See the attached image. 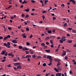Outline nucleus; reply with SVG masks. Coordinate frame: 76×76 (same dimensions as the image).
<instances>
[{
  "instance_id": "4468645a",
  "label": "nucleus",
  "mask_w": 76,
  "mask_h": 76,
  "mask_svg": "<svg viewBox=\"0 0 76 76\" xmlns=\"http://www.w3.org/2000/svg\"><path fill=\"white\" fill-rule=\"evenodd\" d=\"M60 64H61V63H60L58 62V64H57V65H56L57 67H58V66H59V65H60Z\"/></svg>"
},
{
  "instance_id": "473e14b6",
  "label": "nucleus",
  "mask_w": 76,
  "mask_h": 76,
  "mask_svg": "<svg viewBox=\"0 0 76 76\" xmlns=\"http://www.w3.org/2000/svg\"><path fill=\"white\" fill-rule=\"evenodd\" d=\"M72 32H73L74 33H76V31H75V30H73V29L72 30Z\"/></svg>"
},
{
  "instance_id": "e2e57ef3",
  "label": "nucleus",
  "mask_w": 76,
  "mask_h": 76,
  "mask_svg": "<svg viewBox=\"0 0 76 76\" xmlns=\"http://www.w3.org/2000/svg\"><path fill=\"white\" fill-rule=\"evenodd\" d=\"M7 44H6V43H4V46H6H6H7Z\"/></svg>"
},
{
  "instance_id": "f3484780",
  "label": "nucleus",
  "mask_w": 76,
  "mask_h": 76,
  "mask_svg": "<svg viewBox=\"0 0 76 76\" xmlns=\"http://www.w3.org/2000/svg\"><path fill=\"white\" fill-rule=\"evenodd\" d=\"M32 57L33 58H35V57H36V55H35V54L33 55L32 56Z\"/></svg>"
},
{
  "instance_id": "864d4df0",
  "label": "nucleus",
  "mask_w": 76,
  "mask_h": 76,
  "mask_svg": "<svg viewBox=\"0 0 76 76\" xmlns=\"http://www.w3.org/2000/svg\"><path fill=\"white\" fill-rule=\"evenodd\" d=\"M32 37H33V36L32 35H31V36H30L29 38H32Z\"/></svg>"
},
{
  "instance_id": "2f4dec72",
  "label": "nucleus",
  "mask_w": 76,
  "mask_h": 76,
  "mask_svg": "<svg viewBox=\"0 0 76 76\" xmlns=\"http://www.w3.org/2000/svg\"><path fill=\"white\" fill-rule=\"evenodd\" d=\"M26 53L27 54H28L29 53V52H28L27 51H26Z\"/></svg>"
},
{
  "instance_id": "393cba45",
  "label": "nucleus",
  "mask_w": 76,
  "mask_h": 76,
  "mask_svg": "<svg viewBox=\"0 0 76 76\" xmlns=\"http://www.w3.org/2000/svg\"><path fill=\"white\" fill-rule=\"evenodd\" d=\"M11 7H12V5H10L9 7L7 8H6V9H10V8Z\"/></svg>"
},
{
  "instance_id": "58836bf2",
  "label": "nucleus",
  "mask_w": 76,
  "mask_h": 76,
  "mask_svg": "<svg viewBox=\"0 0 76 76\" xmlns=\"http://www.w3.org/2000/svg\"><path fill=\"white\" fill-rule=\"evenodd\" d=\"M42 12L43 13H46L47 12V11H42Z\"/></svg>"
},
{
  "instance_id": "5fc2aeb1",
  "label": "nucleus",
  "mask_w": 76,
  "mask_h": 76,
  "mask_svg": "<svg viewBox=\"0 0 76 76\" xmlns=\"http://www.w3.org/2000/svg\"><path fill=\"white\" fill-rule=\"evenodd\" d=\"M50 74V73H48V74H46V75L45 76H48Z\"/></svg>"
},
{
  "instance_id": "bb28decb",
  "label": "nucleus",
  "mask_w": 76,
  "mask_h": 76,
  "mask_svg": "<svg viewBox=\"0 0 76 76\" xmlns=\"http://www.w3.org/2000/svg\"><path fill=\"white\" fill-rule=\"evenodd\" d=\"M72 42V40H68L67 42H68V43H71Z\"/></svg>"
},
{
  "instance_id": "7c9ffc66",
  "label": "nucleus",
  "mask_w": 76,
  "mask_h": 76,
  "mask_svg": "<svg viewBox=\"0 0 76 76\" xmlns=\"http://www.w3.org/2000/svg\"><path fill=\"white\" fill-rule=\"evenodd\" d=\"M7 56V52H6L4 55V56Z\"/></svg>"
},
{
  "instance_id": "338daca9",
  "label": "nucleus",
  "mask_w": 76,
  "mask_h": 76,
  "mask_svg": "<svg viewBox=\"0 0 76 76\" xmlns=\"http://www.w3.org/2000/svg\"><path fill=\"white\" fill-rule=\"evenodd\" d=\"M26 37V36L25 35V36H23V38H25Z\"/></svg>"
},
{
  "instance_id": "4be33fe9",
  "label": "nucleus",
  "mask_w": 76,
  "mask_h": 76,
  "mask_svg": "<svg viewBox=\"0 0 76 76\" xmlns=\"http://www.w3.org/2000/svg\"><path fill=\"white\" fill-rule=\"evenodd\" d=\"M62 53H63V54H65L66 55V51L64 50H63Z\"/></svg>"
},
{
  "instance_id": "680f3d73",
  "label": "nucleus",
  "mask_w": 76,
  "mask_h": 76,
  "mask_svg": "<svg viewBox=\"0 0 76 76\" xmlns=\"http://www.w3.org/2000/svg\"><path fill=\"white\" fill-rule=\"evenodd\" d=\"M67 58H68L66 56L64 58L65 60H67Z\"/></svg>"
},
{
  "instance_id": "f257e3e1",
  "label": "nucleus",
  "mask_w": 76,
  "mask_h": 76,
  "mask_svg": "<svg viewBox=\"0 0 76 76\" xmlns=\"http://www.w3.org/2000/svg\"><path fill=\"white\" fill-rule=\"evenodd\" d=\"M6 50H2V53H1V54L4 55V54L5 53H6Z\"/></svg>"
},
{
  "instance_id": "a19ab883",
  "label": "nucleus",
  "mask_w": 76,
  "mask_h": 76,
  "mask_svg": "<svg viewBox=\"0 0 76 76\" xmlns=\"http://www.w3.org/2000/svg\"><path fill=\"white\" fill-rule=\"evenodd\" d=\"M7 45H10V42H7Z\"/></svg>"
},
{
  "instance_id": "09e8293b",
  "label": "nucleus",
  "mask_w": 76,
  "mask_h": 76,
  "mask_svg": "<svg viewBox=\"0 0 76 76\" xmlns=\"http://www.w3.org/2000/svg\"><path fill=\"white\" fill-rule=\"evenodd\" d=\"M53 58H52V59H50V62H51V63H52V62H53Z\"/></svg>"
},
{
  "instance_id": "f03ea898",
  "label": "nucleus",
  "mask_w": 76,
  "mask_h": 76,
  "mask_svg": "<svg viewBox=\"0 0 76 76\" xmlns=\"http://www.w3.org/2000/svg\"><path fill=\"white\" fill-rule=\"evenodd\" d=\"M58 67L57 69L59 70H61L62 69V66H58Z\"/></svg>"
},
{
  "instance_id": "79ce46f5",
  "label": "nucleus",
  "mask_w": 76,
  "mask_h": 76,
  "mask_svg": "<svg viewBox=\"0 0 76 76\" xmlns=\"http://www.w3.org/2000/svg\"><path fill=\"white\" fill-rule=\"evenodd\" d=\"M7 38H10V35H7Z\"/></svg>"
},
{
  "instance_id": "39448f33",
  "label": "nucleus",
  "mask_w": 76,
  "mask_h": 76,
  "mask_svg": "<svg viewBox=\"0 0 76 76\" xmlns=\"http://www.w3.org/2000/svg\"><path fill=\"white\" fill-rule=\"evenodd\" d=\"M14 65L15 66H19V63H15L14 64Z\"/></svg>"
},
{
  "instance_id": "3c124183",
  "label": "nucleus",
  "mask_w": 76,
  "mask_h": 76,
  "mask_svg": "<svg viewBox=\"0 0 76 76\" xmlns=\"http://www.w3.org/2000/svg\"><path fill=\"white\" fill-rule=\"evenodd\" d=\"M8 29H9V30H11V29H12V28L10 27H8Z\"/></svg>"
},
{
  "instance_id": "aec40b11",
  "label": "nucleus",
  "mask_w": 76,
  "mask_h": 76,
  "mask_svg": "<svg viewBox=\"0 0 76 76\" xmlns=\"http://www.w3.org/2000/svg\"><path fill=\"white\" fill-rule=\"evenodd\" d=\"M6 61V59H4V60H2L1 61V62H2L3 63L4 62H5V61Z\"/></svg>"
},
{
  "instance_id": "72a5a7b5",
  "label": "nucleus",
  "mask_w": 76,
  "mask_h": 76,
  "mask_svg": "<svg viewBox=\"0 0 76 76\" xmlns=\"http://www.w3.org/2000/svg\"><path fill=\"white\" fill-rule=\"evenodd\" d=\"M22 16V17H25V15H24L22 13V15H21Z\"/></svg>"
},
{
  "instance_id": "1a4fd4ad",
  "label": "nucleus",
  "mask_w": 76,
  "mask_h": 76,
  "mask_svg": "<svg viewBox=\"0 0 76 76\" xmlns=\"http://www.w3.org/2000/svg\"><path fill=\"white\" fill-rule=\"evenodd\" d=\"M13 61L14 62H15H15H17V61H18V60L17 59V58H16V59H13Z\"/></svg>"
},
{
  "instance_id": "c9c22d12",
  "label": "nucleus",
  "mask_w": 76,
  "mask_h": 76,
  "mask_svg": "<svg viewBox=\"0 0 76 76\" xmlns=\"http://www.w3.org/2000/svg\"><path fill=\"white\" fill-rule=\"evenodd\" d=\"M47 48V46H44V49H45V48Z\"/></svg>"
},
{
  "instance_id": "f8f14e48",
  "label": "nucleus",
  "mask_w": 76,
  "mask_h": 76,
  "mask_svg": "<svg viewBox=\"0 0 76 76\" xmlns=\"http://www.w3.org/2000/svg\"><path fill=\"white\" fill-rule=\"evenodd\" d=\"M55 61H58V62H59L60 60L58 59H56L54 60Z\"/></svg>"
},
{
  "instance_id": "37998d69",
  "label": "nucleus",
  "mask_w": 76,
  "mask_h": 76,
  "mask_svg": "<svg viewBox=\"0 0 76 76\" xmlns=\"http://www.w3.org/2000/svg\"><path fill=\"white\" fill-rule=\"evenodd\" d=\"M34 54V52L33 51H31L30 52V54Z\"/></svg>"
},
{
  "instance_id": "c756f323",
  "label": "nucleus",
  "mask_w": 76,
  "mask_h": 76,
  "mask_svg": "<svg viewBox=\"0 0 76 76\" xmlns=\"http://www.w3.org/2000/svg\"><path fill=\"white\" fill-rule=\"evenodd\" d=\"M22 48H23V47L20 46H19V49H22Z\"/></svg>"
},
{
  "instance_id": "e433bc0d",
  "label": "nucleus",
  "mask_w": 76,
  "mask_h": 76,
  "mask_svg": "<svg viewBox=\"0 0 76 76\" xmlns=\"http://www.w3.org/2000/svg\"><path fill=\"white\" fill-rule=\"evenodd\" d=\"M26 30L27 31H29V28H26Z\"/></svg>"
},
{
  "instance_id": "f704fd0d",
  "label": "nucleus",
  "mask_w": 76,
  "mask_h": 76,
  "mask_svg": "<svg viewBox=\"0 0 76 76\" xmlns=\"http://www.w3.org/2000/svg\"><path fill=\"white\" fill-rule=\"evenodd\" d=\"M22 58H26V56L25 57V56H22Z\"/></svg>"
},
{
  "instance_id": "0e129e2a",
  "label": "nucleus",
  "mask_w": 76,
  "mask_h": 76,
  "mask_svg": "<svg viewBox=\"0 0 76 76\" xmlns=\"http://www.w3.org/2000/svg\"><path fill=\"white\" fill-rule=\"evenodd\" d=\"M53 20H55V19H56V18L55 17H54L53 18Z\"/></svg>"
},
{
  "instance_id": "a18cd8bd",
  "label": "nucleus",
  "mask_w": 76,
  "mask_h": 76,
  "mask_svg": "<svg viewBox=\"0 0 76 76\" xmlns=\"http://www.w3.org/2000/svg\"><path fill=\"white\" fill-rule=\"evenodd\" d=\"M66 55L65 54L63 53V54H62V57H64V56H66Z\"/></svg>"
},
{
  "instance_id": "13d9d810",
  "label": "nucleus",
  "mask_w": 76,
  "mask_h": 76,
  "mask_svg": "<svg viewBox=\"0 0 76 76\" xmlns=\"http://www.w3.org/2000/svg\"><path fill=\"white\" fill-rule=\"evenodd\" d=\"M50 42L51 44H53V40H50Z\"/></svg>"
},
{
  "instance_id": "2eb2a0df",
  "label": "nucleus",
  "mask_w": 76,
  "mask_h": 76,
  "mask_svg": "<svg viewBox=\"0 0 76 76\" xmlns=\"http://www.w3.org/2000/svg\"><path fill=\"white\" fill-rule=\"evenodd\" d=\"M49 39H50V37H48L45 39V40H47Z\"/></svg>"
},
{
  "instance_id": "0eeeda50",
  "label": "nucleus",
  "mask_w": 76,
  "mask_h": 76,
  "mask_svg": "<svg viewBox=\"0 0 76 76\" xmlns=\"http://www.w3.org/2000/svg\"><path fill=\"white\" fill-rule=\"evenodd\" d=\"M72 3H73L74 4H76V2L74 1V0H70L69 1V2H72Z\"/></svg>"
},
{
  "instance_id": "49530a36",
  "label": "nucleus",
  "mask_w": 76,
  "mask_h": 76,
  "mask_svg": "<svg viewBox=\"0 0 76 76\" xmlns=\"http://www.w3.org/2000/svg\"><path fill=\"white\" fill-rule=\"evenodd\" d=\"M42 18H43V20H44V18H45V17L44 16V15H42Z\"/></svg>"
},
{
  "instance_id": "dca6fc26",
  "label": "nucleus",
  "mask_w": 76,
  "mask_h": 76,
  "mask_svg": "<svg viewBox=\"0 0 76 76\" xmlns=\"http://www.w3.org/2000/svg\"><path fill=\"white\" fill-rule=\"evenodd\" d=\"M67 29V30H68V31H71V30H72V28H69Z\"/></svg>"
},
{
  "instance_id": "8fccbe9b",
  "label": "nucleus",
  "mask_w": 76,
  "mask_h": 76,
  "mask_svg": "<svg viewBox=\"0 0 76 76\" xmlns=\"http://www.w3.org/2000/svg\"><path fill=\"white\" fill-rule=\"evenodd\" d=\"M46 31H48L49 30V28L47 27V28H46Z\"/></svg>"
},
{
  "instance_id": "6e6d98bb",
  "label": "nucleus",
  "mask_w": 76,
  "mask_h": 76,
  "mask_svg": "<svg viewBox=\"0 0 76 76\" xmlns=\"http://www.w3.org/2000/svg\"><path fill=\"white\" fill-rule=\"evenodd\" d=\"M28 61H31V60H30V58H28Z\"/></svg>"
},
{
  "instance_id": "5701e85b",
  "label": "nucleus",
  "mask_w": 76,
  "mask_h": 76,
  "mask_svg": "<svg viewBox=\"0 0 76 76\" xmlns=\"http://www.w3.org/2000/svg\"><path fill=\"white\" fill-rule=\"evenodd\" d=\"M24 11H26V12H29V9H25L24 10Z\"/></svg>"
},
{
  "instance_id": "bf43d9fd",
  "label": "nucleus",
  "mask_w": 76,
  "mask_h": 76,
  "mask_svg": "<svg viewBox=\"0 0 76 76\" xmlns=\"http://www.w3.org/2000/svg\"><path fill=\"white\" fill-rule=\"evenodd\" d=\"M59 41L60 42H61V43H63V41L62 40H60Z\"/></svg>"
},
{
  "instance_id": "6ab92c4d",
  "label": "nucleus",
  "mask_w": 76,
  "mask_h": 76,
  "mask_svg": "<svg viewBox=\"0 0 76 76\" xmlns=\"http://www.w3.org/2000/svg\"><path fill=\"white\" fill-rule=\"evenodd\" d=\"M46 51L47 53H50V50L49 49L48 50H46Z\"/></svg>"
},
{
  "instance_id": "c03bdc74",
  "label": "nucleus",
  "mask_w": 76,
  "mask_h": 76,
  "mask_svg": "<svg viewBox=\"0 0 76 76\" xmlns=\"http://www.w3.org/2000/svg\"><path fill=\"white\" fill-rule=\"evenodd\" d=\"M41 45H42V46H44L45 45V44L44 43H42L41 44Z\"/></svg>"
},
{
  "instance_id": "7ed1b4c3",
  "label": "nucleus",
  "mask_w": 76,
  "mask_h": 76,
  "mask_svg": "<svg viewBox=\"0 0 76 76\" xmlns=\"http://www.w3.org/2000/svg\"><path fill=\"white\" fill-rule=\"evenodd\" d=\"M47 58H49L50 60H52V56L48 55V57H46Z\"/></svg>"
},
{
  "instance_id": "cd10ccee",
  "label": "nucleus",
  "mask_w": 76,
  "mask_h": 76,
  "mask_svg": "<svg viewBox=\"0 0 76 76\" xmlns=\"http://www.w3.org/2000/svg\"><path fill=\"white\" fill-rule=\"evenodd\" d=\"M43 66L44 67H45V66H46V64L45 63H44L43 64Z\"/></svg>"
},
{
  "instance_id": "4c0bfd02",
  "label": "nucleus",
  "mask_w": 76,
  "mask_h": 76,
  "mask_svg": "<svg viewBox=\"0 0 76 76\" xmlns=\"http://www.w3.org/2000/svg\"><path fill=\"white\" fill-rule=\"evenodd\" d=\"M61 7H62L63 8L64 6V5L63 4H62V5H61Z\"/></svg>"
},
{
  "instance_id": "774afa93",
  "label": "nucleus",
  "mask_w": 76,
  "mask_h": 76,
  "mask_svg": "<svg viewBox=\"0 0 76 76\" xmlns=\"http://www.w3.org/2000/svg\"><path fill=\"white\" fill-rule=\"evenodd\" d=\"M69 73L71 75V74H72V71H69Z\"/></svg>"
},
{
  "instance_id": "ddd939ff",
  "label": "nucleus",
  "mask_w": 76,
  "mask_h": 76,
  "mask_svg": "<svg viewBox=\"0 0 76 76\" xmlns=\"http://www.w3.org/2000/svg\"><path fill=\"white\" fill-rule=\"evenodd\" d=\"M48 34H51L52 33V31L51 30H48Z\"/></svg>"
},
{
  "instance_id": "de8ad7c7",
  "label": "nucleus",
  "mask_w": 76,
  "mask_h": 76,
  "mask_svg": "<svg viewBox=\"0 0 76 76\" xmlns=\"http://www.w3.org/2000/svg\"><path fill=\"white\" fill-rule=\"evenodd\" d=\"M45 3H47V2H48V0H45Z\"/></svg>"
},
{
  "instance_id": "a878e982",
  "label": "nucleus",
  "mask_w": 76,
  "mask_h": 76,
  "mask_svg": "<svg viewBox=\"0 0 76 76\" xmlns=\"http://www.w3.org/2000/svg\"><path fill=\"white\" fill-rule=\"evenodd\" d=\"M8 55L9 56H12V53H8Z\"/></svg>"
},
{
  "instance_id": "6e6552de",
  "label": "nucleus",
  "mask_w": 76,
  "mask_h": 76,
  "mask_svg": "<svg viewBox=\"0 0 76 76\" xmlns=\"http://www.w3.org/2000/svg\"><path fill=\"white\" fill-rule=\"evenodd\" d=\"M12 42L14 43V44H15L16 43H18V42L15 40H12Z\"/></svg>"
},
{
  "instance_id": "412c9836",
  "label": "nucleus",
  "mask_w": 76,
  "mask_h": 76,
  "mask_svg": "<svg viewBox=\"0 0 76 76\" xmlns=\"http://www.w3.org/2000/svg\"><path fill=\"white\" fill-rule=\"evenodd\" d=\"M29 16V15L27 14L25 16V18H28Z\"/></svg>"
},
{
  "instance_id": "423d86ee",
  "label": "nucleus",
  "mask_w": 76,
  "mask_h": 76,
  "mask_svg": "<svg viewBox=\"0 0 76 76\" xmlns=\"http://www.w3.org/2000/svg\"><path fill=\"white\" fill-rule=\"evenodd\" d=\"M66 38V37H62V40L63 41H66V39H65Z\"/></svg>"
},
{
  "instance_id": "a211bd4d",
  "label": "nucleus",
  "mask_w": 76,
  "mask_h": 76,
  "mask_svg": "<svg viewBox=\"0 0 76 76\" xmlns=\"http://www.w3.org/2000/svg\"><path fill=\"white\" fill-rule=\"evenodd\" d=\"M4 40L5 41H6V40H7V37H5L4 39Z\"/></svg>"
},
{
  "instance_id": "c85d7f7f",
  "label": "nucleus",
  "mask_w": 76,
  "mask_h": 76,
  "mask_svg": "<svg viewBox=\"0 0 76 76\" xmlns=\"http://www.w3.org/2000/svg\"><path fill=\"white\" fill-rule=\"evenodd\" d=\"M6 47H7L8 48H10V46L9 45H7V46H6Z\"/></svg>"
},
{
  "instance_id": "603ef678",
  "label": "nucleus",
  "mask_w": 76,
  "mask_h": 76,
  "mask_svg": "<svg viewBox=\"0 0 76 76\" xmlns=\"http://www.w3.org/2000/svg\"><path fill=\"white\" fill-rule=\"evenodd\" d=\"M26 44L27 45H30V43L28 42H27Z\"/></svg>"
},
{
  "instance_id": "69168bd1",
  "label": "nucleus",
  "mask_w": 76,
  "mask_h": 76,
  "mask_svg": "<svg viewBox=\"0 0 76 76\" xmlns=\"http://www.w3.org/2000/svg\"><path fill=\"white\" fill-rule=\"evenodd\" d=\"M74 47H76V43L73 45Z\"/></svg>"
},
{
  "instance_id": "4d7b16f0",
  "label": "nucleus",
  "mask_w": 76,
  "mask_h": 76,
  "mask_svg": "<svg viewBox=\"0 0 76 76\" xmlns=\"http://www.w3.org/2000/svg\"><path fill=\"white\" fill-rule=\"evenodd\" d=\"M31 2L32 3H35V1H34V0H31Z\"/></svg>"
},
{
  "instance_id": "ea45409f",
  "label": "nucleus",
  "mask_w": 76,
  "mask_h": 76,
  "mask_svg": "<svg viewBox=\"0 0 76 76\" xmlns=\"http://www.w3.org/2000/svg\"><path fill=\"white\" fill-rule=\"evenodd\" d=\"M51 64H52V62H50V63L49 64H48V65L49 66H51Z\"/></svg>"
},
{
  "instance_id": "b1692460",
  "label": "nucleus",
  "mask_w": 76,
  "mask_h": 76,
  "mask_svg": "<svg viewBox=\"0 0 76 76\" xmlns=\"http://www.w3.org/2000/svg\"><path fill=\"white\" fill-rule=\"evenodd\" d=\"M67 23H65L63 25V26H67Z\"/></svg>"
},
{
  "instance_id": "9b49d317",
  "label": "nucleus",
  "mask_w": 76,
  "mask_h": 76,
  "mask_svg": "<svg viewBox=\"0 0 76 76\" xmlns=\"http://www.w3.org/2000/svg\"><path fill=\"white\" fill-rule=\"evenodd\" d=\"M26 58H28V57L31 58V56L30 55H27L26 56Z\"/></svg>"
},
{
  "instance_id": "9d476101",
  "label": "nucleus",
  "mask_w": 76,
  "mask_h": 76,
  "mask_svg": "<svg viewBox=\"0 0 76 76\" xmlns=\"http://www.w3.org/2000/svg\"><path fill=\"white\" fill-rule=\"evenodd\" d=\"M54 70H56V72H57L58 73V72H59V71H58V69H57L56 68H55L54 69Z\"/></svg>"
},
{
  "instance_id": "20e7f679",
  "label": "nucleus",
  "mask_w": 76,
  "mask_h": 76,
  "mask_svg": "<svg viewBox=\"0 0 76 76\" xmlns=\"http://www.w3.org/2000/svg\"><path fill=\"white\" fill-rule=\"evenodd\" d=\"M56 76H61V73H57L56 74Z\"/></svg>"
},
{
  "instance_id": "052dcab7",
  "label": "nucleus",
  "mask_w": 76,
  "mask_h": 76,
  "mask_svg": "<svg viewBox=\"0 0 76 76\" xmlns=\"http://www.w3.org/2000/svg\"><path fill=\"white\" fill-rule=\"evenodd\" d=\"M54 37V36H51L50 37V38H52Z\"/></svg>"
}]
</instances>
